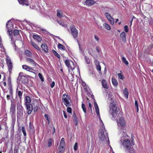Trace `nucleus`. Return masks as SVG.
Segmentation results:
<instances>
[{
	"label": "nucleus",
	"instance_id": "nucleus-47",
	"mask_svg": "<svg viewBox=\"0 0 153 153\" xmlns=\"http://www.w3.org/2000/svg\"><path fill=\"white\" fill-rule=\"evenodd\" d=\"M67 111L70 113H72V109L71 108L68 107L67 108Z\"/></svg>",
	"mask_w": 153,
	"mask_h": 153
},
{
	"label": "nucleus",
	"instance_id": "nucleus-52",
	"mask_svg": "<svg viewBox=\"0 0 153 153\" xmlns=\"http://www.w3.org/2000/svg\"><path fill=\"white\" fill-rule=\"evenodd\" d=\"M85 61L87 64H89L90 63V60L89 59L86 57H85Z\"/></svg>",
	"mask_w": 153,
	"mask_h": 153
},
{
	"label": "nucleus",
	"instance_id": "nucleus-39",
	"mask_svg": "<svg viewBox=\"0 0 153 153\" xmlns=\"http://www.w3.org/2000/svg\"><path fill=\"white\" fill-rule=\"evenodd\" d=\"M18 95L19 98L21 99L22 96V92L20 91H19L18 92Z\"/></svg>",
	"mask_w": 153,
	"mask_h": 153
},
{
	"label": "nucleus",
	"instance_id": "nucleus-48",
	"mask_svg": "<svg viewBox=\"0 0 153 153\" xmlns=\"http://www.w3.org/2000/svg\"><path fill=\"white\" fill-rule=\"evenodd\" d=\"M124 29L125 31L126 32H128V28L127 25H125L124 26Z\"/></svg>",
	"mask_w": 153,
	"mask_h": 153
},
{
	"label": "nucleus",
	"instance_id": "nucleus-18",
	"mask_svg": "<svg viewBox=\"0 0 153 153\" xmlns=\"http://www.w3.org/2000/svg\"><path fill=\"white\" fill-rule=\"evenodd\" d=\"M74 123L75 125H77L79 123V121L75 113H74L73 115Z\"/></svg>",
	"mask_w": 153,
	"mask_h": 153
},
{
	"label": "nucleus",
	"instance_id": "nucleus-27",
	"mask_svg": "<svg viewBox=\"0 0 153 153\" xmlns=\"http://www.w3.org/2000/svg\"><path fill=\"white\" fill-rule=\"evenodd\" d=\"M32 45L34 48L40 51V48L35 43L33 42L32 41H30Z\"/></svg>",
	"mask_w": 153,
	"mask_h": 153
},
{
	"label": "nucleus",
	"instance_id": "nucleus-51",
	"mask_svg": "<svg viewBox=\"0 0 153 153\" xmlns=\"http://www.w3.org/2000/svg\"><path fill=\"white\" fill-rule=\"evenodd\" d=\"M96 67L97 70L99 71H101V67L100 66V65L96 66Z\"/></svg>",
	"mask_w": 153,
	"mask_h": 153
},
{
	"label": "nucleus",
	"instance_id": "nucleus-20",
	"mask_svg": "<svg viewBox=\"0 0 153 153\" xmlns=\"http://www.w3.org/2000/svg\"><path fill=\"white\" fill-rule=\"evenodd\" d=\"M101 83L102 84V85L104 88L105 89L108 88V86L107 85V82L105 80L103 79L102 80Z\"/></svg>",
	"mask_w": 153,
	"mask_h": 153
},
{
	"label": "nucleus",
	"instance_id": "nucleus-40",
	"mask_svg": "<svg viewBox=\"0 0 153 153\" xmlns=\"http://www.w3.org/2000/svg\"><path fill=\"white\" fill-rule=\"evenodd\" d=\"M9 92L11 96H13V90L11 86H10L9 88Z\"/></svg>",
	"mask_w": 153,
	"mask_h": 153
},
{
	"label": "nucleus",
	"instance_id": "nucleus-54",
	"mask_svg": "<svg viewBox=\"0 0 153 153\" xmlns=\"http://www.w3.org/2000/svg\"><path fill=\"white\" fill-rule=\"evenodd\" d=\"M55 82L53 81L52 82L51 84H50V86L52 88H53L54 86H55Z\"/></svg>",
	"mask_w": 153,
	"mask_h": 153
},
{
	"label": "nucleus",
	"instance_id": "nucleus-10",
	"mask_svg": "<svg viewBox=\"0 0 153 153\" xmlns=\"http://www.w3.org/2000/svg\"><path fill=\"white\" fill-rule=\"evenodd\" d=\"M6 62L8 67V70L9 72L10 73L13 67L12 63L10 59L9 58H7Z\"/></svg>",
	"mask_w": 153,
	"mask_h": 153
},
{
	"label": "nucleus",
	"instance_id": "nucleus-38",
	"mask_svg": "<svg viewBox=\"0 0 153 153\" xmlns=\"http://www.w3.org/2000/svg\"><path fill=\"white\" fill-rule=\"evenodd\" d=\"M82 109H83V111H84V112L85 113H86V108H85V105L83 103H82Z\"/></svg>",
	"mask_w": 153,
	"mask_h": 153
},
{
	"label": "nucleus",
	"instance_id": "nucleus-3",
	"mask_svg": "<svg viewBox=\"0 0 153 153\" xmlns=\"http://www.w3.org/2000/svg\"><path fill=\"white\" fill-rule=\"evenodd\" d=\"M102 128L99 130L98 137L99 139L102 141H104L106 140L107 138L108 140V134L106 132H105L103 130Z\"/></svg>",
	"mask_w": 153,
	"mask_h": 153
},
{
	"label": "nucleus",
	"instance_id": "nucleus-30",
	"mask_svg": "<svg viewBox=\"0 0 153 153\" xmlns=\"http://www.w3.org/2000/svg\"><path fill=\"white\" fill-rule=\"evenodd\" d=\"M7 33L9 36V37L10 39H11V40L12 41V38L13 37V32L12 30H7Z\"/></svg>",
	"mask_w": 153,
	"mask_h": 153
},
{
	"label": "nucleus",
	"instance_id": "nucleus-62",
	"mask_svg": "<svg viewBox=\"0 0 153 153\" xmlns=\"http://www.w3.org/2000/svg\"><path fill=\"white\" fill-rule=\"evenodd\" d=\"M7 100H9L10 99V96L9 95H7Z\"/></svg>",
	"mask_w": 153,
	"mask_h": 153
},
{
	"label": "nucleus",
	"instance_id": "nucleus-8",
	"mask_svg": "<svg viewBox=\"0 0 153 153\" xmlns=\"http://www.w3.org/2000/svg\"><path fill=\"white\" fill-rule=\"evenodd\" d=\"M117 123L118 126H120L121 127H123L125 126L126 122L125 120L122 117H119V121H118Z\"/></svg>",
	"mask_w": 153,
	"mask_h": 153
},
{
	"label": "nucleus",
	"instance_id": "nucleus-36",
	"mask_svg": "<svg viewBox=\"0 0 153 153\" xmlns=\"http://www.w3.org/2000/svg\"><path fill=\"white\" fill-rule=\"evenodd\" d=\"M122 61L124 62L126 65H128V62L126 60V58L124 57H123L122 58Z\"/></svg>",
	"mask_w": 153,
	"mask_h": 153
},
{
	"label": "nucleus",
	"instance_id": "nucleus-49",
	"mask_svg": "<svg viewBox=\"0 0 153 153\" xmlns=\"http://www.w3.org/2000/svg\"><path fill=\"white\" fill-rule=\"evenodd\" d=\"M38 75H39V77L41 79V81L42 82H43L44 81L43 78L42 77V74H41L40 73H39L38 74Z\"/></svg>",
	"mask_w": 153,
	"mask_h": 153
},
{
	"label": "nucleus",
	"instance_id": "nucleus-32",
	"mask_svg": "<svg viewBox=\"0 0 153 153\" xmlns=\"http://www.w3.org/2000/svg\"><path fill=\"white\" fill-rule=\"evenodd\" d=\"M52 51L54 55L59 59H60V55L54 50H53Z\"/></svg>",
	"mask_w": 153,
	"mask_h": 153
},
{
	"label": "nucleus",
	"instance_id": "nucleus-63",
	"mask_svg": "<svg viewBox=\"0 0 153 153\" xmlns=\"http://www.w3.org/2000/svg\"><path fill=\"white\" fill-rule=\"evenodd\" d=\"M3 84H4V86H6V85H7L6 82H4Z\"/></svg>",
	"mask_w": 153,
	"mask_h": 153
},
{
	"label": "nucleus",
	"instance_id": "nucleus-9",
	"mask_svg": "<svg viewBox=\"0 0 153 153\" xmlns=\"http://www.w3.org/2000/svg\"><path fill=\"white\" fill-rule=\"evenodd\" d=\"M25 105L26 108V109L27 111V114H31V112L33 110V106L31 103L25 104Z\"/></svg>",
	"mask_w": 153,
	"mask_h": 153
},
{
	"label": "nucleus",
	"instance_id": "nucleus-57",
	"mask_svg": "<svg viewBox=\"0 0 153 153\" xmlns=\"http://www.w3.org/2000/svg\"><path fill=\"white\" fill-rule=\"evenodd\" d=\"M94 38L97 41H98L99 40V37H98V36H97V35H95L94 36Z\"/></svg>",
	"mask_w": 153,
	"mask_h": 153
},
{
	"label": "nucleus",
	"instance_id": "nucleus-23",
	"mask_svg": "<svg viewBox=\"0 0 153 153\" xmlns=\"http://www.w3.org/2000/svg\"><path fill=\"white\" fill-rule=\"evenodd\" d=\"M126 33L124 31L122 32L120 34V37L123 42H125L126 40Z\"/></svg>",
	"mask_w": 153,
	"mask_h": 153
},
{
	"label": "nucleus",
	"instance_id": "nucleus-29",
	"mask_svg": "<svg viewBox=\"0 0 153 153\" xmlns=\"http://www.w3.org/2000/svg\"><path fill=\"white\" fill-rule=\"evenodd\" d=\"M58 47L62 51H65V48L64 45H62L60 43H59L58 45Z\"/></svg>",
	"mask_w": 153,
	"mask_h": 153
},
{
	"label": "nucleus",
	"instance_id": "nucleus-4",
	"mask_svg": "<svg viewBox=\"0 0 153 153\" xmlns=\"http://www.w3.org/2000/svg\"><path fill=\"white\" fill-rule=\"evenodd\" d=\"M17 118H20L23 115V108L19 102L17 104Z\"/></svg>",
	"mask_w": 153,
	"mask_h": 153
},
{
	"label": "nucleus",
	"instance_id": "nucleus-12",
	"mask_svg": "<svg viewBox=\"0 0 153 153\" xmlns=\"http://www.w3.org/2000/svg\"><path fill=\"white\" fill-rule=\"evenodd\" d=\"M22 68L26 70L27 71H29L35 73L33 71H35V70H34L33 68H31L29 66L26 65H24L22 66Z\"/></svg>",
	"mask_w": 153,
	"mask_h": 153
},
{
	"label": "nucleus",
	"instance_id": "nucleus-21",
	"mask_svg": "<svg viewBox=\"0 0 153 153\" xmlns=\"http://www.w3.org/2000/svg\"><path fill=\"white\" fill-rule=\"evenodd\" d=\"M112 82L114 86L116 87L118 85V82L117 81L116 79L115 78L113 77L112 78Z\"/></svg>",
	"mask_w": 153,
	"mask_h": 153
},
{
	"label": "nucleus",
	"instance_id": "nucleus-64",
	"mask_svg": "<svg viewBox=\"0 0 153 153\" xmlns=\"http://www.w3.org/2000/svg\"><path fill=\"white\" fill-rule=\"evenodd\" d=\"M130 153H135V152L133 151H133H130V152H128Z\"/></svg>",
	"mask_w": 153,
	"mask_h": 153
},
{
	"label": "nucleus",
	"instance_id": "nucleus-22",
	"mask_svg": "<svg viewBox=\"0 0 153 153\" xmlns=\"http://www.w3.org/2000/svg\"><path fill=\"white\" fill-rule=\"evenodd\" d=\"M33 38L39 42H40L42 40L41 38L38 35H33Z\"/></svg>",
	"mask_w": 153,
	"mask_h": 153
},
{
	"label": "nucleus",
	"instance_id": "nucleus-24",
	"mask_svg": "<svg viewBox=\"0 0 153 153\" xmlns=\"http://www.w3.org/2000/svg\"><path fill=\"white\" fill-rule=\"evenodd\" d=\"M41 47L42 49L45 52H48V48L46 45L44 44H42L41 45Z\"/></svg>",
	"mask_w": 153,
	"mask_h": 153
},
{
	"label": "nucleus",
	"instance_id": "nucleus-46",
	"mask_svg": "<svg viewBox=\"0 0 153 153\" xmlns=\"http://www.w3.org/2000/svg\"><path fill=\"white\" fill-rule=\"evenodd\" d=\"M38 108L39 107L37 105H36L35 106L34 108H33L34 112H36L38 109Z\"/></svg>",
	"mask_w": 153,
	"mask_h": 153
},
{
	"label": "nucleus",
	"instance_id": "nucleus-16",
	"mask_svg": "<svg viewBox=\"0 0 153 153\" xmlns=\"http://www.w3.org/2000/svg\"><path fill=\"white\" fill-rule=\"evenodd\" d=\"M96 3V1L94 0H86L85 2L86 5L90 6Z\"/></svg>",
	"mask_w": 153,
	"mask_h": 153
},
{
	"label": "nucleus",
	"instance_id": "nucleus-60",
	"mask_svg": "<svg viewBox=\"0 0 153 153\" xmlns=\"http://www.w3.org/2000/svg\"><path fill=\"white\" fill-rule=\"evenodd\" d=\"M63 114H64V117L65 118H67V117L66 114L65 112L64 111H63Z\"/></svg>",
	"mask_w": 153,
	"mask_h": 153
},
{
	"label": "nucleus",
	"instance_id": "nucleus-55",
	"mask_svg": "<svg viewBox=\"0 0 153 153\" xmlns=\"http://www.w3.org/2000/svg\"><path fill=\"white\" fill-rule=\"evenodd\" d=\"M118 77L119 78H120L121 79H123V75L121 74V73H119L118 74Z\"/></svg>",
	"mask_w": 153,
	"mask_h": 153
},
{
	"label": "nucleus",
	"instance_id": "nucleus-5",
	"mask_svg": "<svg viewBox=\"0 0 153 153\" xmlns=\"http://www.w3.org/2000/svg\"><path fill=\"white\" fill-rule=\"evenodd\" d=\"M65 62L66 66L67 67L69 70L73 71L75 68V66L72 61L66 60Z\"/></svg>",
	"mask_w": 153,
	"mask_h": 153
},
{
	"label": "nucleus",
	"instance_id": "nucleus-61",
	"mask_svg": "<svg viewBox=\"0 0 153 153\" xmlns=\"http://www.w3.org/2000/svg\"><path fill=\"white\" fill-rule=\"evenodd\" d=\"M96 49H97V51L98 52H100V48L99 47H97L96 48Z\"/></svg>",
	"mask_w": 153,
	"mask_h": 153
},
{
	"label": "nucleus",
	"instance_id": "nucleus-34",
	"mask_svg": "<svg viewBox=\"0 0 153 153\" xmlns=\"http://www.w3.org/2000/svg\"><path fill=\"white\" fill-rule=\"evenodd\" d=\"M25 54L26 55V56H28L30 57H31L32 56V55L31 52L29 51L28 50H26L25 52Z\"/></svg>",
	"mask_w": 153,
	"mask_h": 153
},
{
	"label": "nucleus",
	"instance_id": "nucleus-6",
	"mask_svg": "<svg viewBox=\"0 0 153 153\" xmlns=\"http://www.w3.org/2000/svg\"><path fill=\"white\" fill-rule=\"evenodd\" d=\"M71 33L74 39H76L78 36V31L74 26L70 27Z\"/></svg>",
	"mask_w": 153,
	"mask_h": 153
},
{
	"label": "nucleus",
	"instance_id": "nucleus-53",
	"mask_svg": "<svg viewBox=\"0 0 153 153\" xmlns=\"http://www.w3.org/2000/svg\"><path fill=\"white\" fill-rule=\"evenodd\" d=\"M29 127L30 129L31 130H33L34 128V127L31 124L30 122L29 123Z\"/></svg>",
	"mask_w": 153,
	"mask_h": 153
},
{
	"label": "nucleus",
	"instance_id": "nucleus-35",
	"mask_svg": "<svg viewBox=\"0 0 153 153\" xmlns=\"http://www.w3.org/2000/svg\"><path fill=\"white\" fill-rule=\"evenodd\" d=\"M56 11H57V16L60 18H62V13H60L59 12L60 10L59 9L57 10Z\"/></svg>",
	"mask_w": 153,
	"mask_h": 153
},
{
	"label": "nucleus",
	"instance_id": "nucleus-11",
	"mask_svg": "<svg viewBox=\"0 0 153 153\" xmlns=\"http://www.w3.org/2000/svg\"><path fill=\"white\" fill-rule=\"evenodd\" d=\"M16 104L13 102H11V107L10 108V112L12 115H13L15 112Z\"/></svg>",
	"mask_w": 153,
	"mask_h": 153
},
{
	"label": "nucleus",
	"instance_id": "nucleus-42",
	"mask_svg": "<svg viewBox=\"0 0 153 153\" xmlns=\"http://www.w3.org/2000/svg\"><path fill=\"white\" fill-rule=\"evenodd\" d=\"M108 20L110 22L111 25H113L114 23V19L111 17L110 19H108Z\"/></svg>",
	"mask_w": 153,
	"mask_h": 153
},
{
	"label": "nucleus",
	"instance_id": "nucleus-56",
	"mask_svg": "<svg viewBox=\"0 0 153 153\" xmlns=\"http://www.w3.org/2000/svg\"><path fill=\"white\" fill-rule=\"evenodd\" d=\"M45 117L46 120L49 122V119L48 118V114H45L44 115Z\"/></svg>",
	"mask_w": 153,
	"mask_h": 153
},
{
	"label": "nucleus",
	"instance_id": "nucleus-25",
	"mask_svg": "<svg viewBox=\"0 0 153 153\" xmlns=\"http://www.w3.org/2000/svg\"><path fill=\"white\" fill-rule=\"evenodd\" d=\"M128 91L127 88H125L123 90V94L124 97L128 99Z\"/></svg>",
	"mask_w": 153,
	"mask_h": 153
},
{
	"label": "nucleus",
	"instance_id": "nucleus-28",
	"mask_svg": "<svg viewBox=\"0 0 153 153\" xmlns=\"http://www.w3.org/2000/svg\"><path fill=\"white\" fill-rule=\"evenodd\" d=\"M31 100L30 97L28 96H27L26 97L25 99V104L26 103V104L30 103V102H31Z\"/></svg>",
	"mask_w": 153,
	"mask_h": 153
},
{
	"label": "nucleus",
	"instance_id": "nucleus-44",
	"mask_svg": "<svg viewBox=\"0 0 153 153\" xmlns=\"http://www.w3.org/2000/svg\"><path fill=\"white\" fill-rule=\"evenodd\" d=\"M105 16H106L108 19H110L111 17L110 14L108 13H105Z\"/></svg>",
	"mask_w": 153,
	"mask_h": 153
},
{
	"label": "nucleus",
	"instance_id": "nucleus-58",
	"mask_svg": "<svg viewBox=\"0 0 153 153\" xmlns=\"http://www.w3.org/2000/svg\"><path fill=\"white\" fill-rule=\"evenodd\" d=\"M88 107L91 111H92V108L91 104L90 102L88 103Z\"/></svg>",
	"mask_w": 153,
	"mask_h": 153
},
{
	"label": "nucleus",
	"instance_id": "nucleus-41",
	"mask_svg": "<svg viewBox=\"0 0 153 153\" xmlns=\"http://www.w3.org/2000/svg\"><path fill=\"white\" fill-rule=\"evenodd\" d=\"M13 34L14 36H17L19 34V31L17 30H15L13 31Z\"/></svg>",
	"mask_w": 153,
	"mask_h": 153
},
{
	"label": "nucleus",
	"instance_id": "nucleus-2",
	"mask_svg": "<svg viewBox=\"0 0 153 153\" xmlns=\"http://www.w3.org/2000/svg\"><path fill=\"white\" fill-rule=\"evenodd\" d=\"M120 134L121 135L123 134V136L121 138L120 141L121 145L123 146L126 152H128L130 151H133V149L131 147V145L130 140L128 139V136L125 133L123 128H121L120 131Z\"/></svg>",
	"mask_w": 153,
	"mask_h": 153
},
{
	"label": "nucleus",
	"instance_id": "nucleus-26",
	"mask_svg": "<svg viewBox=\"0 0 153 153\" xmlns=\"http://www.w3.org/2000/svg\"><path fill=\"white\" fill-rule=\"evenodd\" d=\"M53 143V140L52 138H50L48 141V147H51Z\"/></svg>",
	"mask_w": 153,
	"mask_h": 153
},
{
	"label": "nucleus",
	"instance_id": "nucleus-37",
	"mask_svg": "<svg viewBox=\"0 0 153 153\" xmlns=\"http://www.w3.org/2000/svg\"><path fill=\"white\" fill-rule=\"evenodd\" d=\"M57 21V22L60 25H61V26H62L63 27H67V25L64 24V23L63 22H62L61 21Z\"/></svg>",
	"mask_w": 153,
	"mask_h": 153
},
{
	"label": "nucleus",
	"instance_id": "nucleus-59",
	"mask_svg": "<svg viewBox=\"0 0 153 153\" xmlns=\"http://www.w3.org/2000/svg\"><path fill=\"white\" fill-rule=\"evenodd\" d=\"M7 83L8 84H10L11 83V79L10 77L9 76L8 78V80H7Z\"/></svg>",
	"mask_w": 153,
	"mask_h": 153
},
{
	"label": "nucleus",
	"instance_id": "nucleus-31",
	"mask_svg": "<svg viewBox=\"0 0 153 153\" xmlns=\"http://www.w3.org/2000/svg\"><path fill=\"white\" fill-rule=\"evenodd\" d=\"M103 27L106 29L108 30H110L111 27L109 25L106 23H104L103 25Z\"/></svg>",
	"mask_w": 153,
	"mask_h": 153
},
{
	"label": "nucleus",
	"instance_id": "nucleus-7",
	"mask_svg": "<svg viewBox=\"0 0 153 153\" xmlns=\"http://www.w3.org/2000/svg\"><path fill=\"white\" fill-rule=\"evenodd\" d=\"M65 144V139L62 138L61 139L60 142V143L59 146V153H62L65 150V148L64 147V146Z\"/></svg>",
	"mask_w": 153,
	"mask_h": 153
},
{
	"label": "nucleus",
	"instance_id": "nucleus-43",
	"mask_svg": "<svg viewBox=\"0 0 153 153\" xmlns=\"http://www.w3.org/2000/svg\"><path fill=\"white\" fill-rule=\"evenodd\" d=\"M135 105L136 108H137V112H138V102L137 100H135Z\"/></svg>",
	"mask_w": 153,
	"mask_h": 153
},
{
	"label": "nucleus",
	"instance_id": "nucleus-50",
	"mask_svg": "<svg viewBox=\"0 0 153 153\" xmlns=\"http://www.w3.org/2000/svg\"><path fill=\"white\" fill-rule=\"evenodd\" d=\"M94 63L96 66L100 65L99 62L96 59H95L94 60Z\"/></svg>",
	"mask_w": 153,
	"mask_h": 153
},
{
	"label": "nucleus",
	"instance_id": "nucleus-15",
	"mask_svg": "<svg viewBox=\"0 0 153 153\" xmlns=\"http://www.w3.org/2000/svg\"><path fill=\"white\" fill-rule=\"evenodd\" d=\"M94 105L96 114L98 116L100 117L99 108L98 105L95 101L94 102Z\"/></svg>",
	"mask_w": 153,
	"mask_h": 153
},
{
	"label": "nucleus",
	"instance_id": "nucleus-14",
	"mask_svg": "<svg viewBox=\"0 0 153 153\" xmlns=\"http://www.w3.org/2000/svg\"><path fill=\"white\" fill-rule=\"evenodd\" d=\"M6 27L7 30H12L13 28V25L12 22L10 20L8 21L6 24Z\"/></svg>",
	"mask_w": 153,
	"mask_h": 153
},
{
	"label": "nucleus",
	"instance_id": "nucleus-33",
	"mask_svg": "<svg viewBox=\"0 0 153 153\" xmlns=\"http://www.w3.org/2000/svg\"><path fill=\"white\" fill-rule=\"evenodd\" d=\"M22 131L23 134L24 135L25 137L24 138L25 140L26 139V132L25 128L24 126H23L22 127Z\"/></svg>",
	"mask_w": 153,
	"mask_h": 153
},
{
	"label": "nucleus",
	"instance_id": "nucleus-45",
	"mask_svg": "<svg viewBox=\"0 0 153 153\" xmlns=\"http://www.w3.org/2000/svg\"><path fill=\"white\" fill-rule=\"evenodd\" d=\"M78 148V143H76L74 146V150L76 151L77 150Z\"/></svg>",
	"mask_w": 153,
	"mask_h": 153
},
{
	"label": "nucleus",
	"instance_id": "nucleus-17",
	"mask_svg": "<svg viewBox=\"0 0 153 153\" xmlns=\"http://www.w3.org/2000/svg\"><path fill=\"white\" fill-rule=\"evenodd\" d=\"M26 61L27 62L29 63L31 65L35 66H36V62L32 59L30 58H27L26 59Z\"/></svg>",
	"mask_w": 153,
	"mask_h": 153
},
{
	"label": "nucleus",
	"instance_id": "nucleus-1",
	"mask_svg": "<svg viewBox=\"0 0 153 153\" xmlns=\"http://www.w3.org/2000/svg\"><path fill=\"white\" fill-rule=\"evenodd\" d=\"M106 96L108 97V102L110 103L109 111L110 113L113 118V119L116 118L117 119V117H120L121 114L117 111V107L116 106L115 102H114V96L111 92L107 93L106 94Z\"/></svg>",
	"mask_w": 153,
	"mask_h": 153
},
{
	"label": "nucleus",
	"instance_id": "nucleus-19",
	"mask_svg": "<svg viewBox=\"0 0 153 153\" xmlns=\"http://www.w3.org/2000/svg\"><path fill=\"white\" fill-rule=\"evenodd\" d=\"M20 4L23 5H25L26 6L29 5L27 2V0H18Z\"/></svg>",
	"mask_w": 153,
	"mask_h": 153
},
{
	"label": "nucleus",
	"instance_id": "nucleus-13",
	"mask_svg": "<svg viewBox=\"0 0 153 153\" xmlns=\"http://www.w3.org/2000/svg\"><path fill=\"white\" fill-rule=\"evenodd\" d=\"M67 98H62V101L64 103V104L66 105V107L69 106L71 105V104L70 102L68 100L69 99V96L68 95H66Z\"/></svg>",
	"mask_w": 153,
	"mask_h": 153
}]
</instances>
